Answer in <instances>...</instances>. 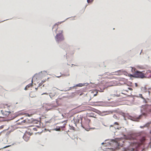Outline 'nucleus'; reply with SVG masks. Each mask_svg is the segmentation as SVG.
<instances>
[{
	"label": "nucleus",
	"mask_w": 151,
	"mask_h": 151,
	"mask_svg": "<svg viewBox=\"0 0 151 151\" xmlns=\"http://www.w3.org/2000/svg\"><path fill=\"white\" fill-rule=\"evenodd\" d=\"M114 124H116V125H119V123L118 122H115L114 123Z\"/></svg>",
	"instance_id": "obj_22"
},
{
	"label": "nucleus",
	"mask_w": 151,
	"mask_h": 151,
	"mask_svg": "<svg viewBox=\"0 0 151 151\" xmlns=\"http://www.w3.org/2000/svg\"><path fill=\"white\" fill-rule=\"evenodd\" d=\"M96 95H97V94H95L94 95V96H96Z\"/></svg>",
	"instance_id": "obj_24"
},
{
	"label": "nucleus",
	"mask_w": 151,
	"mask_h": 151,
	"mask_svg": "<svg viewBox=\"0 0 151 151\" xmlns=\"http://www.w3.org/2000/svg\"><path fill=\"white\" fill-rule=\"evenodd\" d=\"M6 106L7 107H10L11 106V104L9 105L8 104H6Z\"/></svg>",
	"instance_id": "obj_16"
},
{
	"label": "nucleus",
	"mask_w": 151,
	"mask_h": 151,
	"mask_svg": "<svg viewBox=\"0 0 151 151\" xmlns=\"http://www.w3.org/2000/svg\"><path fill=\"white\" fill-rule=\"evenodd\" d=\"M33 129L35 131H37V128L36 127H34L33 128Z\"/></svg>",
	"instance_id": "obj_17"
},
{
	"label": "nucleus",
	"mask_w": 151,
	"mask_h": 151,
	"mask_svg": "<svg viewBox=\"0 0 151 151\" xmlns=\"http://www.w3.org/2000/svg\"><path fill=\"white\" fill-rule=\"evenodd\" d=\"M94 110H96V109H94Z\"/></svg>",
	"instance_id": "obj_28"
},
{
	"label": "nucleus",
	"mask_w": 151,
	"mask_h": 151,
	"mask_svg": "<svg viewBox=\"0 0 151 151\" xmlns=\"http://www.w3.org/2000/svg\"><path fill=\"white\" fill-rule=\"evenodd\" d=\"M25 122H26L25 120H23L22 121H21L20 122L18 123V124L22 125V124H23V123H25Z\"/></svg>",
	"instance_id": "obj_13"
},
{
	"label": "nucleus",
	"mask_w": 151,
	"mask_h": 151,
	"mask_svg": "<svg viewBox=\"0 0 151 151\" xmlns=\"http://www.w3.org/2000/svg\"><path fill=\"white\" fill-rule=\"evenodd\" d=\"M128 89L130 91H132V88H128Z\"/></svg>",
	"instance_id": "obj_21"
},
{
	"label": "nucleus",
	"mask_w": 151,
	"mask_h": 151,
	"mask_svg": "<svg viewBox=\"0 0 151 151\" xmlns=\"http://www.w3.org/2000/svg\"><path fill=\"white\" fill-rule=\"evenodd\" d=\"M65 124H64L63 125V126H59V128H58V129L56 130H60V128H64V127H65Z\"/></svg>",
	"instance_id": "obj_12"
},
{
	"label": "nucleus",
	"mask_w": 151,
	"mask_h": 151,
	"mask_svg": "<svg viewBox=\"0 0 151 151\" xmlns=\"http://www.w3.org/2000/svg\"><path fill=\"white\" fill-rule=\"evenodd\" d=\"M32 135V134L29 132H26L25 133L23 136V138L24 140L27 142L29 139L30 136Z\"/></svg>",
	"instance_id": "obj_3"
},
{
	"label": "nucleus",
	"mask_w": 151,
	"mask_h": 151,
	"mask_svg": "<svg viewBox=\"0 0 151 151\" xmlns=\"http://www.w3.org/2000/svg\"><path fill=\"white\" fill-rule=\"evenodd\" d=\"M132 68V72L133 73V74L135 75V74L136 73V72L137 71V70L136 68H134L131 67Z\"/></svg>",
	"instance_id": "obj_10"
},
{
	"label": "nucleus",
	"mask_w": 151,
	"mask_h": 151,
	"mask_svg": "<svg viewBox=\"0 0 151 151\" xmlns=\"http://www.w3.org/2000/svg\"><path fill=\"white\" fill-rule=\"evenodd\" d=\"M128 92V90H124V89L123 91H122V94H124V95H129L130 93L129 94H128L127 93Z\"/></svg>",
	"instance_id": "obj_9"
},
{
	"label": "nucleus",
	"mask_w": 151,
	"mask_h": 151,
	"mask_svg": "<svg viewBox=\"0 0 151 151\" xmlns=\"http://www.w3.org/2000/svg\"><path fill=\"white\" fill-rule=\"evenodd\" d=\"M4 127V125H2L0 127V129H2Z\"/></svg>",
	"instance_id": "obj_18"
},
{
	"label": "nucleus",
	"mask_w": 151,
	"mask_h": 151,
	"mask_svg": "<svg viewBox=\"0 0 151 151\" xmlns=\"http://www.w3.org/2000/svg\"><path fill=\"white\" fill-rule=\"evenodd\" d=\"M127 139L130 141L129 142L130 145L128 147L130 151H134L135 148L143 144L145 139L144 137H143L139 141H138L137 137L133 134L128 136Z\"/></svg>",
	"instance_id": "obj_1"
},
{
	"label": "nucleus",
	"mask_w": 151,
	"mask_h": 151,
	"mask_svg": "<svg viewBox=\"0 0 151 151\" xmlns=\"http://www.w3.org/2000/svg\"><path fill=\"white\" fill-rule=\"evenodd\" d=\"M98 102H98V101H94V102H89L90 105H91L94 106L95 105V103H97Z\"/></svg>",
	"instance_id": "obj_11"
},
{
	"label": "nucleus",
	"mask_w": 151,
	"mask_h": 151,
	"mask_svg": "<svg viewBox=\"0 0 151 151\" xmlns=\"http://www.w3.org/2000/svg\"><path fill=\"white\" fill-rule=\"evenodd\" d=\"M61 24V23H60V22H58V23H56V24H55L54 26H53V28H52V29H53V28H54V27H55L56 26V25H57V27H56V28H58V25H59V24Z\"/></svg>",
	"instance_id": "obj_14"
},
{
	"label": "nucleus",
	"mask_w": 151,
	"mask_h": 151,
	"mask_svg": "<svg viewBox=\"0 0 151 151\" xmlns=\"http://www.w3.org/2000/svg\"><path fill=\"white\" fill-rule=\"evenodd\" d=\"M135 77L143 78L145 77V74L142 72L138 71L136 72L134 75Z\"/></svg>",
	"instance_id": "obj_4"
},
{
	"label": "nucleus",
	"mask_w": 151,
	"mask_h": 151,
	"mask_svg": "<svg viewBox=\"0 0 151 151\" xmlns=\"http://www.w3.org/2000/svg\"><path fill=\"white\" fill-rule=\"evenodd\" d=\"M116 73L115 75H121L123 74V71L122 70H119L115 72Z\"/></svg>",
	"instance_id": "obj_7"
},
{
	"label": "nucleus",
	"mask_w": 151,
	"mask_h": 151,
	"mask_svg": "<svg viewBox=\"0 0 151 151\" xmlns=\"http://www.w3.org/2000/svg\"><path fill=\"white\" fill-rule=\"evenodd\" d=\"M28 116H30V115H29V114H28Z\"/></svg>",
	"instance_id": "obj_26"
},
{
	"label": "nucleus",
	"mask_w": 151,
	"mask_h": 151,
	"mask_svg": "<svg viewBox=\"0 0 151 151\" xmlns=\"http://www.w3.org/2000/svg\"><path fill=\"white\" fill-rule=\"evenodd\" d=\"M63 30H60L59 33L57 34L55 37V39L57 42H61L64 40V38L63 35Z\"/></svg>",
	"instance_id": "obj_2"
},
{
	"label": "nucleus",
	"mask_w": 151,
	"mask_h": 151,
	"mask_svg": "<svg viewBox=\"0 0 151 151\" xmlns=\"http://www.w3.org/2000/svg\"><path fill=\"white\" fill-rule=\"evenodd\" d=\"M70 75L69 74H68V75H64V76H69Z\"/></svg>",
	"instance_id": "obj_23"
},
{
	"label": "nucleus",
	"mask_w": 151,
	"mask_h": 151,
	"mask_svg": "<svg viewBox=\"0 0 151 151\" xmlns=\"http://www.w3.org/2000/svg\"><path fill=\"white\" fill-rule=\"evenodd\" d=\"M78 86H79V85H78ZM79 86H81L80 85H79Z\"/></svg>",
	"instance_id": "obj_29"
},
{
	"label": "nucleus",
	"mask_w": 151,
	"mask_h": 151,
	"mask_svg": "<svg viewBox=\"0 0 151 151\" xmlns=\"http://www.w3.org/2000/svg\"><path fill=\"white\" fill-rule=\"evenodd\" d=\"M57 77L58 78H59L60 77V76H57Z\"/></svg>",
	"instance_id": "obj_27"
},
{
	"label": "nucleus",
	"mask_w": 151,
	"mask_h": 151,
	"mask_svg": "<svg viewBox=\"0 0 151 151\" xmlns=\"http://www.w3.org/2000/svg\"><path fill=\"white\" fill-rule=\"evenodd\" d=\"M113 117H114V118L116 119H118V117L116 116V115L115 114H114L113 116Z\"/></svg>",
	"instance_id": "obj_15"
},
{
	"label": "nucleus",
	"mask_w": 151,
	"mask_h": 151,
	"mask_svg": "<svg viewBox=\"0 0 151 151\" xmlns=\"http://www.w3.org/2000/svg\"><path fill=\"white\" fill-rule=\"evenodd\" d=\"M90 122V120L89 119H86L83 125H82L84 127L83 128H88L89 127V123Z\"/></svg>",
	"instance_id": "obj_5"
},
{
	"label": "nucleus",
	"mask_w": 151,
	"mask_h": 151,
	"mask_svg": "<svg viewBox=\"0 0 151 151\" xmlns=\"http://www.w3.org/2000/svg\"><path fill=\"white\" fill-rule=\"evenodd\" d=\"M1 112L3 115L4 116V117H5L6 116H8L11 113L10 112L6 111L4 110H1Z\"/></svg>",
	"instance_id": "obj_6"
},
{
	"label": "nucleus",
	"mask_w": 151,
	"mask_h": 151,
	"mask_svg": "<svg viewBox=\"0 0 151 151\" xmlns=\"http://www.w3.org/2000/svg\"><path fill=\"white\" fill-rule=\"evenodd\" d=\"M32 83H29V84L28 85H27L26 87H25V88H24V89L25 90H27L28 88H30V87H31L32 86Z\"/></svg>",
	"instance_id": "obj_8"
},
{
	"label": "nucleus",
	"mask_w": 151,
	"mask_h": 151,
	"mask_svg": "<svg viewBox=\"0 0 151 151\" xmlns=\"http://www.w3.org/2000/svg\"><path fill=\"white\" fill-rule=\"evenodd\" d=\"M135 85H136V86H137V83H135Z\"/></svg>",
	"instance_id": "obj_25"
},
{
	"label": "nucleus",
	"mask_w": 151,
	"mask_h": 151,
	"mask_svg": "<svg viewBox=\"0 0 151 151\" xmlns=\"http://www.w3.org/2000/svg\"><path fill=\"white\" fill-rule=\"evenodd\" d=\"M23 119V117H22L21 118H20L19 119H18L17 121V122L18 121H20V120H22Z\"/></svg>",
	"instance_id": "obj_19"
},
{
	"label": "nucleus",
	"mask_w": 151,
	"mask_h": 151,
	"mask_svg": "<svg viewBox=\"0 0 151 151\" xmlns=\"http://www.w3.org/2000/svg\"><path fill=\"white\" fill-rule=\"evenodd\" d=\"M130 76L131 77H135L134 75V74L133 75H132V74H130Z\"/></svg>",
	"instance_id": "obj_20"
}]
</instances>
